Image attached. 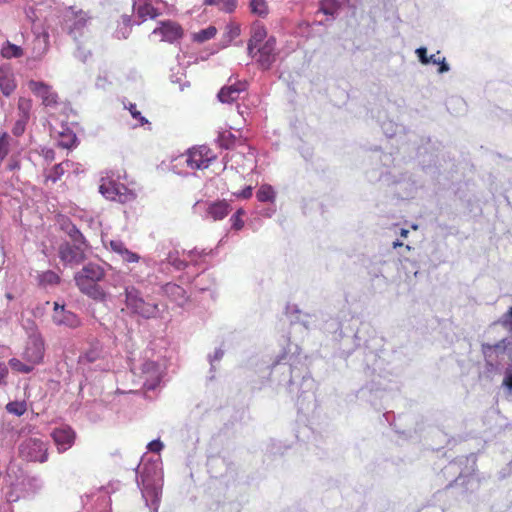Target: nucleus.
I'll return each instance as SVG.
<instances>
[{
  "mask_svg": "<svg viewBox=\"0 0 512 512\" xmlns=\"http://www.w3.org/2000/svg\"><path fill=\"white\" fill-rule=\"evenodd\" d=\"M39 284L42 286L57 285L60 283V277L52 270H47L38 276Z\"/></svg>",
  "mask_w": 512,
  "mask_h": 512,
  "instance_id": "473e14b6",
  "label": "nucleus"
},
{
  "mask_svg": "<svg viewBox=\"0 0 512 512\" xmlns=\"http://www.w3.org/2000/svg\"><path fill=\"white\" fill-rule=\"evenodd\" d=\"M416 53L419 57V60L422 64H429L430 63V59H428L429 57L427 56V49L424 48V47H420L416 50Z\"/></svg>",
  "mask_w": 512,
  "mask_h": 512,
  "instance_id": "c03bdc74",
  "label": "nucleus"
},
{
  "mask_svg": "<svg viewBox=\"0 0 512 512\" xmlns=\"http://www.w3.org/2000/svg\"><path fill=\"white\" fill-rule=\"evenodd\" d=\"M238 138L228 130L221 132L218 136V143L222 148L231 149L236 145Z\"/></svg>",
  "mask_w": 512,
  "mask_h": 512,
  "instance_id": "2f4dec72",
  "label": "nucleus"
},
{
  "mask_svg": "<svg viewBox=\"0 0 512 512\" xmlns=\"http://www.w3.org/2000/svg\"><path fill=\"white\" fill-rule=\"evenodd\" d=\"M276 39L269 37L262 45L255 48L254 54L259 65L267 70L276 60L275 53Z\"/></svg>",
  "mask_w": 512,
  "mask_h": 512,
  "instance_id": "9b49d317",
  "label": "nucleus"
},
{
  "mask_svg": "<svg viewBox=\"0 0 512 512\" xmlns=\"http://www.w3.org/2000/svg\"><path fill=\"white\" fill-rule=\"evenodd\" d=\"M110 248L113 252L119 254L124 262L136 263L140 260V256L130 251L121 240H111Z\"/></svg>",
  "mask_w": 512,
  "mask_h": 512,
  "instance_id": "5701e85b",
  "label": "nucleus"
},
{
  "mask_svg": "<svg viewBox=\"0 0 512 512\" xmlns=\"http://www.w3.org/2000/svg\"><path fill=\"white\" fill-rule=\"evenodd\" d=\"M19 457L30 462L43 463L47 461V450H18Z\"/></svg>",
  "mask_w": 512,
  "mask_h": 512,
  "instance_id": "bb28decb",
  "label": "nucleus"
},
{
  "mask_svg": "<svg viewBox=\"0 0 512 512\" xmlns=\"http://www.w3.org/2000/svg\"><path fill=\"white\" fill-rule=\"evenodd\" d=\"M18 118L28 120L32 110V100L25 97H20L17 104Z\"/></svg>",
  "mask_w": 512,
  "mask_h": 512,
  "instance_id": "c756f323",
  "label": "nucleus"
},
{
  "mask_svg": "<svg viewBox=\"0 0 512 512\" xmlns=\"http://www.w3.org/2000/svg\"><path fill=\"white\" fill-rule=\"evenodd\" d=\"M6 296H7L8 299H10V300L12 299V295L11 294H7Z\"/></svg>",
  "mask_w": 512,
  "mask_h": 512,
  "instance_id": "bf43d9fd",
  "label": "nucleus"
},
{
  "mask_svg": "<svg viewBox=\"0 0 512 512\" xmlns=\"http://www.w3.org/2000/svg\"><path fill=\"white\" fill-rule=\"evenodd\" d=\"M52 320L57 326H65L72 329L81 325V321L75 313L66 310L63 305L60 306L57 302H54Z\"/></svg>",
  "mask_w": 512,
  "mask_h": 512,
  "instance_id": "ddd939ff",
  "label": "nucleus"
},
{
  "mask_svg": "<svg viewBox=\"0 0 512 512\" xmlns=\"http://www.w3.org/2000/svg\"><path fill=\"white\" fill-rule=\"evenodd\" d=\"M102 358V347L99 343L93 344L79 357L80 364H91Z\"/></svg>",
  "mask_w": 512,
  "mask_h": 512,
  "instance_id": "a878e982",
  "label": "nucleus"
},
{
  "mask_svg": "<svg viewBox=\"0 0 512 512\" xmlns=\"http://www.w3.org/2000/svg\"><path fill=\"white\" fill-rule=\"evenodd\" d=\"M128 110L131 116L139 121L141 126L149 124L148 120L144 116H142L141 112L137 109L136 104L130 103L128 106Z\"/></svg>",
  "mask_w": 512,
  "mask_h": 512,
  "instance_id": "a19ab883",
  "label": "nucleus"
},
{
  "mask_svg": "<svg viewBox=\"0 0 512 512\" xmlns=\"http://www.w3.org/2000/svg\"><path fill=\"white\" fill-rule=\"evenodd\" d=\"M29 90L38 98L46 107H54L58 104V94L53 90L52 86L43 82L30 80L28 82Z\"/></svg>",
  "mask_w": 512,
  "mask_h": 512,
  "instance_id": "9d476101",
  "label": "nucleus"
},
{
  "mask_svg": "<svg viewBox=\"0 0 512 512\" xmlns=\"http://www.w3.org/2000/svg\"><path fill=\"white\" fill-rule=\"evenodd\" d=\"M140 370L143 387L147 390L155 389L161 381L159 365L154 361L147 360L141 365Z\"/></svg>",
  "mask_w": 512,
  "mask_h": 512,
  "instance_id": "4468645a",
  "label": "nucleus"
},
{
  "mask_svg": "<svg viewBox=\"0 0 512 512\" xmlns=\"http://www.w3.org/2000/svg\"><path fill=\"white\" fill-rule=\"evenodd\" d=\"M157 0H141L134 2L133 8L136 11V16L140 20L139 23H143L147 20H154L162 15L161 10L155 6Z\"/></svg>",
  "mask_w": 512,
  "mask_h": 512,
  "instance_id": "dca6fc26",
  "label": "nucleus"
},
{
  "mask_svg": "<svg viewBox=\"0 0 512 512\" xmlns=\"http://www.w3.org/2000/svg\"><path fill=\"white\" fill-rule=\"evenodd\" d=\"M232 210L230 204L226 200H218L208 204L207 215L214 221L224 219Z\"/></svg>",
  "mask_w": 512,
  "mask_h": 512,
  "instance_id": "aec40b11",
  "label": "nucleus"
},
{
  "mask_svg": "<svg viewBox=\"0 0 512 512\" xmlns=\"http://www.w3.org/2000/svg\"><path fill=\"white\" fill-rule=\"evenodd\" d=\"M217 29L214 26H209L206 29L200 30L194 35V40L197 42H205L215 37Z\"/></svg>",
  "mask_w": 512,
  "mask_h": 512,
  "instance_id": "c9c22d12",
  "label": "nucleus"
},
{
  "mask_svg": "<svg viewBox=\"0 0 512 512\" xmlns=\"http://www.w3.org/2000/svg\"><path fill=\"white\" fill-rule=\"evenodd\" d=\"M428 59H430V63L439 65V69H438L439 73H444L449 70V67L445 62V58L440 57V52H437L436 54H432L431 56H429Z\"/></svg>",
  "mask_w": 512,
  "mask_h": 512,
  "instance_id": "58836bf2",
  "label": "nucleus"
},
{
  "mask_svg": "<svg viewBox=\"0 0 512 512\" xmlns=\"http://www.w3.org/2000/svg\"><path fill=\"white\" fill-rule=\"evenodd\" d=\"M238 0H205L204 5L216 6L220 11L232 13L237 7Z\"/></svg>",
  "mask_w": 512,
  "mask_h": 512,
  "instance_id": "c85d7f7f",
  "label": "nucleus"
},
{
  "mask_svg": "<svg viewBox=\"0 0 512 512\" xmlns=\"http://www.w3.org/2000/svg\"><path fill=\"white\" fill-rule=\"evenodd\" d=\"M163 447H164V444L160 441V439L152 440L146 445V448H163Z\"/></svg>",
  "mask_w": 512,
  "mask_h": 512,
  "instance_id": "3c124183",
  "label": "nucleus"
},
{
  "mask_svg": "<svg viewBox=\"0 0 512 512\" xmlns=\"http://www.w3.org/2000/svg\"><path fill=\"white\" fill-rule=\"evenodd\" d=\"M45 160L52 162L55 159V152L52 149H48L43 154Z\"/></svg>",
  "mask_w": 512,
  "mask_h": 512,
  "instance_id": "603ef678",
  "label": "nucleus"
},
{
  "mask_svg": "<svg viewBox=\"0 0 512 512\" xmlns=\"http://www.w3.org/2000/svg\"><path fill=\"white\" fill-rule=\"evenodd\" d=\"M161 450H147L141 457L137 468V485L151 512H158L162 488L163 469Z\"/></svg>",
  "mask_w": 512,
  "mask_h": 512,
  "instance_id": "f257e3e1",
  "label": "nucleus"
},
{
  "mask_svg": "<svg viewBox=\"0 0 512 512\" xmlns=\"http://www.w3.org/2000/svg\"><path fill=\"white\" fill-rule=\"evenodd\" d=\"M69 235L76 242H81L84 240L82 233L74 225L72 226L71 230L69 231Z\"/></svg>",
  "mask_w": 512,
  "mask_h": 512,
  "instance_id": "a18cd8bd",
  "label": "nucleus"
},
{
  "mask_svg": "<svg viewBox=\"0 0 512 512\" xmlns=\"http://www.w3.org/2000/svg\"><path fill=\"white\" fill-rule=\"evenodd\" d=\"M105 269L96 263H88L75 273L74 281L81 293L96 301L106 299L105 290L99 285L105 277Z\"/></svg>",
  "mask_w": 512,
  "mask_h": 512,
  "instance_id": "7ed1b4c3",
  "label": "nucleus"
},
{
  "mask_svg": "<svg viewBox=\"0 0 512 512\" xmlns=\"http://www.w3.org/2000/svg\"><path fill=\"white\" fill-rule=\"evenodd\" d=\"M251 12L260 17H265L269 13L268 5L265 0H251Z\"/></svg>",
  "mask_w": 512,
  "mask_h": 512,
  "instance_id": "f704fd0d",
  "label": "nucleus"
},
{
  "mask_svg": "<svg viewBox=\"0 0 512 512\" xmlns=\"http://www.w3.org/2000/svg\"><path fill=\"white\" fill-rule=\"evenodd\" d=\"M476 466V454L470 453L465 460L462 458H459L456 461H452L449 463L447 467H445L446 473H449L454 468L459 469V475L455 479L454 483H451L446 487V492H449L452 489H456L461 486V493L466 492L469 488L464 487L470 486L473 488V486L476 484L475 476L473 475V472L475 471Z\"/></svg>",
  "mask_w": 512,
  "mask_h": 512,
  "instance_id": "20e7f679",
  "label": "nucleus"
},
{
  "mask_svg": "<svg viewBox=\"0 0 512 512\" xmlns=\"http://www.w3.org/2000/svg\"><path fill=\"white\" fill-rule=\"evenodd\" d=\"M215 159V153L209 147L201 145L188 151L186 163L192 170L205 169Z\"/></svg>",
  "mask_w": 512,
  "mask_h": 512,
  "instance_id": "1a4fd4ad",
  "label": "nucleus"
},
{
  "mask_svg": "<svg viewBox=\"0 0 512 512\" xmlns=\"http://www.w3.org/2000/svg\"><path fill=\"white\" fill-rule=\"evenodd\" d=\"M123 23L126 25L127 28H131V18H130V16H124L123 17Z\"/></svg>",
  "mask_w": 512,
  "mask_h": 512,
  "instance_id": "5fc2aeb1",
  "label": "nucleus"
},
{
  "mask_svg": "<svg viewBox=\"0 0 512 512\" xmlns=\"http://www.w3.org/2000/svg\"><path fill=\"white\" fill-rule=\"evenodd\" d=\"M253 188L252 186L245 187L242 191L235 193L237 198L249 199L252 196Z\"/></svg>",
  "mask_w": 512,
  "mask_h": 512,
  "instance_id": "de8ad7c7",
  "label": "nucleus"
},
{
  "mask_svg": "<svg viewBox=\"0 0 512 512\" xmlns=\"http://www.w3.org/2000/svg\"><path fill=\"white\" fill-rule=\"evenodd\" d=\"M50 48L49 34L43 33L36 36L33 41L31 59L33 61H41L44 59Z\"/></svg>",
  "mask_w": 512,
  "mask_h": 512,
  "instance_id": "a211bd4d",
  "label": "nucleus"
},
{
  "mask_svg": "<svg viewBox=\"0 0 512 512\" xmlns=\"http://www.w3.org/2000/svg\"><path fill=\"white\" fill-rule=\"evenodd\" d=\"M75 437H76L75 432L69 426H63V427L57 428L52 432V438H53L55 444L61 445V446L73 445Z\"/></svg>",
  "mask_w": 512,
  "mask_h": 512,
  "instance_id": "b1692460",
  "label": "nucleus"
},
{
  "mask_svg": "<svg viewBox=\"0 0 512 512\" xmlns=\"http://www.w3.org/2000/svg\"><path fill=\"white\" fill-rule=\"evenodd\" d=\"M256 197L260 202H273L275 200V191L271 185L263 184L256 192Z\"/></svg>",
  "mask_w": 512,
  "mask_h": 512,
  "instance_id": "7c9ffc66",
  "label": "nucleus"
},
{
  "mask_svg": "<svg viewBox=\"0 0 512 512\" xmlns=\"http://www.w3.org/2000/svg\"><path fill=\"white\" fill-rule=\"evenodd\" d=\"M8 364L12 370L25 374L30 373L34 369V365H32L31 363H23L21 360L17 358H11Z\"/></svg>",
  "mask_w": 512,
  "mask_h": 512,
  "instance_id": "72a5a7b5",
  "label": "nucleus"
},
{
  "mask_svg": "<svg viewBox=\"0 0 512 512\" xmlns=\"http://www.w3.org/2000/svg\"><path fill=\"white\" fill-rule=\"evenodd\" d=\"M267 31L264 25L255 23L252 27L251 38L248 42V51L252 57H255L254 50L257 46L262 45L267 40Z\"/></svg>",
  "mask_w": 512,
  "mask_h": 512,
  "instance_id": "412c9836",
  "label": "nucleus"
},
{
  "mask_svg": "<svg viewBox=\"0 0 512 512\" xmlns=\"http://www.w3.org/2000/svg\"><path fill=\"white\" fill-rule=\"evenodd\" d=\"M501 324L505 328H508L510 331H512V307H510L502 316Z\"/></svg>",
  "mask_w": 512,
  "mask_h": 512,
  "instance_id": "37998d69",
  "label": "nucleus"
},
{
  "mask_svg": "<svg viewBox=\"0 0 512 512\" xmlns=\"http://www.w3.org/2000/svg\"><path fill=\"white\" fill-rule=\"evenodd\" d=\"M163 289L165 294L179 306L185 305L189 299L186 290L175 283H167Z\"/></svg>",
  "mask_w": 512,
  "mask_h": 512,
  "instance_id": "4be33fe9",
  "label": "nucleus"
},
{
  "mask_svg": "<svg viewBox=\"0 0 512 512\" xmlns=\"http://www.w3.org/2000/svg\"><path fill=\"white\" fill-rule=\"evenodd\" d=\"M58 256L65 265H78L85 260L84 250L76 244L65 242L59 246Z\"/></svg>",
  "mask_w": 512,
  "mask_h": 512,
  "instance_id": "f8f14e48",
  "label": "nucleus"
},
{
  "mask_svg": "<svg viewBox=\"0 0 512 512\" xmlns=\"http://www.w3.org/2000/svg\"><path fill=\"white\" fill-rule=\"evenodd\" d=\"M7 375H8V368L4 364L0 363V386L6 384L5 379H6Z\"/></svg>",
  "mask_w": 512,
  "mask_h": 512,
  "instance_id": "09e8293b",
  "label": "nucleus"
},
{
  "mask_svg": "<svg viewBox=\"0 0 512 512\" xmlns=\"http://www.w3.org/2000/svg\"><path fill=\"white\" fill-rule=\"evenodd\" d=\"M25 402L12 401L6 405V410L16 416H22L26 412Z\"/></svg>",
  "mask_w": 512,
  "mask_h": 512,
  "instance_id": "e433bc0d",
  "label": "nucleus"
},
{
  "mask_svg": "<svg viewBox=\"0 0 512 512\" xmlns=\"http://www.w3.org/2000/svg\"><path fill=\"white\" fill-rule=\"evenodd\" d=\"M321 10H322L325 14H333V12H332L331 10H329L328 8H326V7H325V4H322Z\"/></svg>",
  "mask_w": 512,
  "mask_h": 512,
  "instance_id": "6e6d98bb",
  "label": "nucleus"
},
{
  "mask_svg": "<svg viewBox=\"0 0 512 512\" xmlns=\"http://www.w3.org/2000/svg\"><path fill=\"white\" fill-rule=\"evenodd\" d=\"M99 192L109 200L126 203L133 201L136 195L129 190L124 184L116 182L109 178H103L99 186Z\"/></svg>",
  "mask_w": 512,
  "mask_h": 512,
  "instance_id": "0eeeda50",
  "label": "nucleus"
},
{
  "mask_svg": "<svg viewBox=\"0 0 512 512\" xmlns=\"http://www.w3.org/2000/svg\"><path fill=\"white\" fill-rule=\"evenodd\" d=\"M67 167H69V163L62 162L54 165L50 170L45 171L44 183H56L57 181H59L62 178V176L66 173Z\"/></svg>",
  "mask_w": 512,
  "mask_h": 512,
  "instance_id": "393cba45",
  "label": "nucleus"
},
{
  "mask_svg": "<svg viewBox=\"0 0 512 512\" xmlns=\"http://www.w3.org/2000/svg\"><path fill=\"white\" fill-rule=\"evenodd\" d=\"M403 246V243L400 242L399 240L393 242V247L394 248H397V247H402Z\"/></svg>",
  "mask_w": 512,
  "mask_h": 512,
  "instance_id": "13d9d810",
  "label": "nucleus"
},
{
  "mask_svg": "<svg viewBox=\"0 0 512 512\" xmlns=\"http://www.w3.org/2000/svg\"><path fill=\"white\" fill-rule=\"evenodd\" d=\"M408 233H409V231L407 229H404V228L401 229V231H400V235L403 238H406L408 236Z\"/></svg>",
  "mask_w": 512,
  "mask_h": 512,
  "instance_id": "4d7b16f0",
  "label": "nucleus"
},
{
  "mask_svg": "<svg viewBox=\"0 0 512 512\" xmlns=\"http://www.w3.org/2000/svg\"><path fill=\"white\" fill-rule=\"evenodd\" d=\"M17 87L13 71L7 67H0V90L2 94L9 97Z\"/></svg>",
  "mask_w": 512,
  "mask_h": 512,
  "instance_id": "6ab92c4d",
  "label": "nucleus"
},
{
  "mask_svg": "<svg viewBox=\"0 0 512 512\" xmlns=\"http://www.w3.org/2000/svg\"><path fill=\"white\" fill-rule=\"evenodd\" d=\"M1 55L5 59L20 58L24 55V51L20 46L6 41L1 48Z\"/></svg>",
  "mask_w": 512,
  "mask_h": 512,
  "instance_id": "cd10ccee",
  "label": "nucleus"
},
{
  "mask_svg": "<svg viewBox=\"0 0 512 512\" xmlns=\"http://www.w3.org/2000/svg\"><path fill=\"white\" fill-rule=\"evenodd\" d=\"M119 487H120V482L116 481V482L109 483L108 486L102 487L101 489L103 491H105L107 494H109L111 492H114V491L118 490Z\"/></svg>",
  "mask_w": 512,
  "mask_h": 512,
  "instance_id": "8fccbe9b",
  "label": "nucleus"
},
{
  "mask_svg": "<svg viewBox=\"0 0 512 512\" xmlns=\"http://www.w3.org/2000/svg\"><path fill=\"white\" fill-rule=\"evenodd\" d=\"M244 214H245V211L242 208H240L230 218L232 227L237 231L241 230L244 226V221L242 220V217L244 216Z\"/></svg>",
  "mask_w": 512,
  "mask_h": 512,
  "instance_id": "4c0bfd02",
  "label": "nucleus"
},
{
  "mask_svg": "<svg viewBox=\"0 0 512 512\" xmlns=\"http://www.w3.org/2000/svg\"><path fill=\"white\" fill-rule=\"evenodd\" d=\"M22 357L26 362L31 363L34 366L41 363L44 357L43 340L37 337L30 338L26 344Z\"/></svg>",
  "mask_w": 512,
  "mask_h": 512,
  "instance_id": "2eb2a0df",
  "label": "nucleus"
},
{
  "mask_svg": "<svg viewBox=\"0 0 512 512\" xmlns=\"http://www.w3.org/2000/svg\"><path fill=\"white\" fill-rule=\"evenodd\" d=\"M504 385L512 390V374H509L504 378Z\"/></svg>",
  "mask_w": 512,
  "mask_h": 512,
  "instance_id": "864d4df0",
  "label": "nucleus"
},
{
  "mask_svg": "<svg viewBox=\"0 0 512 512\" xmlns=\"http://www.w3.org/2000/svg\"><path fill=\"white\" fill-rule=\"evenodd\" d=\"M7 168L10 171L20 169V160L18 159V156H15V155L11 156V158L9 159Z\"/></svg>",
  "mask_w": 512,
  "mask_h": 512,
  "instance_id": "49530a36",
  "label": "nucleus"
},
{
  "mask_svg": "<svg viewBox=\"0 0 512 512\" xmlns=\"http://www.w3.org/2000/svg\"><path fill=\"white\" fill-rule=\"evenodd\" d=\"M125 304L132 313L146 319L155 318L160 312L158 303L145 300L134 286L125 288Z\"/></svg>",
  "mask_w": 512,
  "mask_h": 512,
  "instance_id": "39448f33",
  "label": "nucleus"
},
{
  "mask_svg": "<svg viewBox=\"0 0 512 512\" xmlns=\"http://www.w3.org/2000/svg\"><path fill=\"white\" fill-rule=\"evenodd\" d=\"M149 37L157 38L160 42L175 44L184 37V29L174 20H163L158 22Z\"/></svg>",
  "mask_w": 512,
  "mask_h": 512,
  "instance_id": "423d86ee",
  "label": "nucleus"
},
{
  "mask_svg": "<svg viewBox=\"0 0 512 512\" xmlns=\"http://www.w3.org/2000/svg\"><path fill=\"white\" fill-rule=\"evenodd\" d=\"M5 481L11 488L7 496L11 502L21 498L33 497L43 487V481L39 477L25 474L24 470L14 460H11L7 465Z\"/></svg>",
  "mask_w": 512,
  "mask_h": 512,
  "instance_id": "f03ea898",
  "label": "nucleus"
},
{
  "mask_svg": "<svg viewBox=\"0 0 512 512\" xmlns=\"http://www.w3.org/2000/svg\"><path fill=\"white\" fill-rule=\"evenodd\" d=\"M507 348V345H506V340L503 339L501 341H499L498 343L492 345V344H483V352L485 354H488L490 353L491 351L495 350V351H500V352H505Z\"/></svg>",
  "mask_w": 512,
  "mask_h": 512,
  "instance_id": "ea45409f",
  "label": "nucleus"
},
{
  "mask_svg": "<svg viewBox=\"0 0 512 512\" xmlns=\"http://www.w3.org/2000/svg\"><path fill=\"white\" fill-rule=\"evenodd\" d=\"M91 19L89 11L77 9L75 6L68 7L64 12V22L69 34L81 33Z\"/></svg>",
  "mask_w": 512,
  "mask_h": 512,
  "instance_id": "6e6552de",
  "label": "nucleus"
},
{
  "mask_svg": "<svg viewBox=\"0 0 512 512\" xmlns=\"http://www.w3.org/2000/svg\"><path fill=\"white\" fill-rule=\"evenodd\" d=\"M247 88L246 82H235L229 86H224L218 93V98L222 103H232L236 101L240 94Z\"/></svg>",
  "mask_w": 512,
  "mask_h": 512,
  "instance_id": "f3484780",
  "label": "nucleus"
},
{
  "mask_svg": "<svg viewBox=\"0 0 512 512\" xmlns=\"http://www.w3.org/2000/svg\"><path fill=\"white\" fill-rule=\"evenodd\" d=\"M28 122V120L18 118L12 128L13 135H15L16 137L21 136L25 132L26 125Z\"/></svg>",
  "mask_w": 512,
  "mask_h": 512,
  "instance_id": "79ce46f5",
  "label": "nucleus"
}]
</instances>
